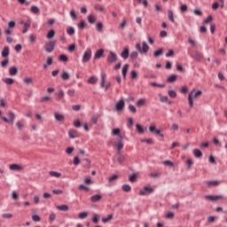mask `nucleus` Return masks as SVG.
I'll return each mask as SVG.
<instances>
[{
    "label": "nucleus",
    "instance_id": "f257e3e1",
    "mask_svg": "<svg viewBox=\"0 0 227 227\" xmlns=\"http://www.w3.org/2000/svg\"><path fill=\"white\" fill-rule=\"evenodd\" d=\"M203 92L201 90H197L196 89L192 90V91L188 94V104L190 107H193L194 106V98H198V97H201Z\"/></svg>",
    "mask_w": 227,
    "mask_h": 227
},
{
    "label": "nucleus",
    "instance_id": "f03ea898",
    "mask_svg": "<svg viewBox=\"0 0 227 227\" xmlns=\"http://www.w3.org/2000/svg\"><path fill=\"white\" fill-rule=\"evenodd\" d=\"M106 61L109 65H113V63H116L118 61V55L114 51H109V54L106 58Z\"/></svg>",
    "mask_w": 227,
    "mask_h": 227
},
{
    "label": "nucleus",
    "instance_id": "7ed1b4c3",
    "mask_svg": "<svg viewBox=\"0 0 227 227\" xmlns=\"http://www.w3.org/2000/svg\"><path fill=\"white\" fill-rule=\"evenodd\" d=\"M56 47V41H50L45 43L44 50L46 52H52Z\"/></svg>",
    "mask_w": 227,
    "mask_h": 227
},
{
    "label": "nucleus",
    "instance_id": "20e7f679",
    "mask_svg": "<svg viewBox=\"0 0 227 227\" xmlns=\"http://www.w3.org/2000/svg\"><path fill=\"white\" fill-rule=\"evenodd\" d=\"M106 74H101V88H105L106 91H107L111 88V82L106 83Z\"/></svg>",
    "mask_w": 227,
    "mask_h": 227
},
{
    "label": "nucleus",
    "instance_id": "39448f33",
    "mask_svg": "<svg viewBox=\"0 0 227 227\" xmlns=\"http://www.w3.org/2000/svg\"><path fill=\"white\" fill-rule=\"evenodd\" d=\"M153 188H150L148 186H145L142 190L139 192L140 196H148V194H152L153 192Z\"/></svg>",
    "mask_w": 227,
    "mask_h": 227
},
{
    "label": "nucleus",
    "instance_id": "423d86ee",
    "mask_svg": "<svg viewBox=\"0 0 227 227\" xmlns=\"http://www.w3.org/2000/svg\"><path fill=\"white\" fill-rule=\"evenodd\" d=\"M90 59H91V50L84 51L82 61V63H88Z\"/></svg>",
    "mask_w": 227,
    "mask_h": 227
},
{
    "label": "nucleus",
    "instance_id": "0eeeda50",
    "mask_svg": "<svg viewBox=\"0 0 227 227\" xmlns=\"http://www.w3.org/2000/svg\"><path fill=\"white\" fill-rule=\"evenodd\" d=\"M68 136L70 139H75L77 137H81V134L79 133V131H77V129H69Z\"/></svg>",
    "mask_w": 227,
    "mask_h": 227
},
{
    "label": "nucleus",
    "instance_id": "6e6552de",
    "mask_svg": "<svg viewBox=\"0 0 227 227\" xmlns=\"http://www.w3.org/2000/svg\"><path fill=\"white\" fill-rule=\"evenodd\" d=\"M123 107H125V101L123 99L119 100L116 104H115V111L117 113H120V111L123 110Z\"/></svg>",
    "mask_w": 227,
    "mask_h": 227
},
{
    "label": "nucleus",
    "instance_id": "1a4fd4ad",
    "mask_svg": "<svg viewBox=\"0 0 227 227\" xmlns=\"http://www.w3.org/2000/svg\"><path fill=\"white\" fill-rule=\"evenodd\" d=\"M149 131L153 134H156L157 136H160V137H164V134L160 133V129H156L155 126L151 125L149 126Z\"/></svg>",
    "mask_w": 227,
    "mask_h": 227
},
{
    "label": "nucleus",
    "instance_id": "9d476101",
    "mask_svg": "<svg viewBox=\"0 0 227 227\" xmlns=\"http://www.w3.org/2000/svg\"><path fill=\"white\" fill-rule=\"evenodd\" d=\"M191 58L195 59V61H201V59H203V54H201L200 51H195L191 53Z\"/></svg>",
    "mask_w": 227,
    "mask_h": 227
},
{
    "label": "nucleus",
    "instance_id": "9b49d317",
    "mask_svg": "<svg viewBox=\"0 0 227 227\" xmlns=\"http://www.w3.org/2000/svg\"><path fill=\"white\" fill-rule=\"evenodd\" d=\"M2 58L8 59V56H10V47L4 46L2 52H1Z\"/></svg>",
    "mask_w": 227,
    "mask_h": 227
},
{
    "label": "nucleus",
    "instance_id": "f8f14e48",
    "mask_svg": "<svg viewBox=\"0 0 227 227\" xmlns=\"http://www.w3.org/2000/svg\"><path fill=\"white\" fill-rule=\"evenodd\" d=\"M205 199L208 200L209 201H217V200H223V195H218V196L208 195V196H206Z\"/></svg>",
    "mask_w": 227,
    "mask_h": 227
},
{
    "label": "nucleus",
    "instance_id": "ddd939ff",
    "mask_svg": "<svg viewBox=\"0 0 227 227\" xmlns=\"http://www.w3.org/2000/svg\"><path fill=\"white\" fill-rule=\"evenodd\" d=\"M19 74V68L17 67L13 66L9 68V75H17Z\"/></svg>",
    "mask_w": 227,
    "mask_h": 227
},
{
    "label": "nucleus",
    "instance_id": "4468645a",
    "mask_svg": "<svg viewBox=\"0 0 227 227\" xmlns=\"http://www.w3.org/2000/svg\"><path fill=\"white\" fill-rule=\"evenodd\" d=\"M54 118H55V120H57V121H65V115H63L58 112L54 113Z\"/></svg>",
    "mask_w": 227,
    "mask_h": 227
},
{
    "label": "nucleus",
    "instance_id": "2eb2a0df",
    "mask_svg": "<svg viewBox=\"0 0 227 227\" xmlns=\"http://www.w3.org/2000/svg\"><path fill=\"white\" fill-rule=\"evenodd\" d=\"M9 168L12 169V171H22V166L19 164H11L9 166Z\"/></svg>",
    "mask_w": 227,
    "mask_h": 227
},
{
    "label": "nucleus",
    "instance_id": "dca6fc26",
    "mask_svg": "<svg viewBox=\"0 0 227 227\" xmlns=\"http://www.w3.org/2000/svg\"><path fill=\"white\" fill-rule=\"evenodd\" d=\"M121 57L123 59H129V47H125L123 51L121 52Z\"/></svg>",
    "mask_w": 227,
    "mask_h": 227
},
{
    "label": "nucleus",
    "instance_id": "f3484780",
    "mask_svg": "<svg viewBox=\"0 0 227 227\" xmlns=\"http://www.w3.org/2000/svg\"><path fill=\"white\" fill-rule=\"evenodd\" d=\"M104 56V49H99L98 51H96L94 55L95 59H100Z\"/></svg>",
    "mask_w": 227,
    "mask_h": 227
},
{
    "label": "nucleus",
    "instance_id": "a211bd4d",
    "mask_svg": "<svg viewBox=\"0 0 227 227\" xmlns=\"http://www.w3.org/2000/svg\"><path fill=\"white\" fill-rule=\"evenodd\" d=\"M102 200V195L96 194L90 197L91 203H97V201H100Z\"/></svg>",
    "mask_w": 227,
    "mask_h": 227
},
{
    "label": "nucleus",
    "instance_id": "6ab92c4d",
    "mask_svg": "<svg viewBox=\"0 0 227 227\" xmlns=\"http://www.w3.org/2000/svg\"><path fill=\"white\" fill-rule=\"evenodd\" d=\"M112 134L113 136H118L119 139H121V141H123V137L120 134V129H112Z\"/></svg>",
    "mask_w": 227,
    "mask_h": 227
},
{
    "label": "nucleus",
    "instance_id": "aec40b11",
    "mask_svg": "<svg viewBox=\"0 0 227 227\" xmlns=\"http://www.w3.org/2000/svg\"><path fill=\"white\" fill-rule=\"evenodd\" d=\"M100 114H94L90 119V121H92V123H94V125H97V123H98V118H100Z\"/></svg>",
    "mask_w": 227,
    "mask_h": 227
},
{
    "label": "nucleus",
    "instance_id": "412c9836",
    "mask_svg": "<svg viewBox=\"0 0 227 227\" xmlns=\"http://www.w3.org/2000/svg\"><path fill=\"white\" fill-rule=\"evenodd\" d=\"M7 116L9 118V121H11L12 125H13V121H15V114L10 111L7 113Z\"/></svg>",
    "mask_w": 227,
    "mask_h": 227
},
{
    "label": "nucleus",
    "instance_id": "4be33fe9",
    "mask_svg": "<svg viewBox=\"0 0 227 227\" xmlns=\"http://www.w3.org/2000/svg\"><path fill=\"white\" fill-rule=\"evenodd\" d=\"M87 20L89 24H95L97 22V17L93 14L88 16Z\"/></svg>",
    "mask_w": 227,
    "mask_h": 227
},
{
    "label": "nucleus",
    "instance_id": "5701e85b",
    "mask_svg": "<svg viewBox=\"0 0 227 227\" xmlns=\"http://www.w3.org/2000/svg\"><path fill=\"white\" fill-rule=\"evenodd\" d=\"M193 155L197 157V159H201V157H203V153H201L200 149H194Z\"/></svg>",
    "mask_w": 227,
    "mask_h": 227
},
{
    "label": "nucleus",
    "instance_id": "b1692460",
    "mask_svg": "<svg viewBox=\"0 0 227 227\" xmlns=\"http://www.w3.org/2000/svg\"><path fill=\"white\" fill-rule=\"evenodd\" d=\"M206 185L207 187H212V186L215 187V186L219 185V181H207Z\"/></svg>",
    "mask_w": 227,
    "mask_h": 227
},
{
    "label": "nucleus",
    "instance_id": "393cba45",
    "mask_svg": "<svg viewBox=\"0 0 227 227\" xmlns=\"http://www.w3.org/2000/svg\"><path fill=\"white\" fill-rule=\"evenodd\" d=\"M148 51H150V46H148L146 42L142 43V52L146 54V52H148Z\"/></svg>",
    "mask_w": 227,
    "mask_h": 227
},
{
    "label": "nucleus",
    "instance_id": "a878e982",
    "mask_svg": "<svg viewBox=\"0 0 227 227\" xmlns=\"http://www.w3.org/2000/svg\"><path fill=\"white\" fill-rule=\"evenodd\" d=\"M137 107H143V106H145V104H146V99L145 98H140L137 101Z\"/></svg>",
    "mask_w": 227,
    "mask_h": 227
},
{
    "label": "nucleus",
    "instance_id": "bb28decb",
    "mask_svg": "<svg viewBox=\"0 0 227 227\" xmlns=\"http://www.w3.org/2000/svg\"><path fill=\"white\" fill-rule=\"evenodd\" d=\"M23 82L25 83V84H27V85H29V84H34V80H33V78H31V77H25L24 79H23Z\"/></svg>",
    "mask_w": 227,
    "mask_h": 227
},
{
    "label": "nucleus",
    "instance_id": "cd10ccee",
    "mask_svg": "<svg viewBox=\"0 0 227 227\" xmlns=\"http://www.w3.org/2000/svg\"><path fill=\"white\" fill-rule=\"evenodd\" d=\"M125 160H127V158H125V155L121 154L120 156H117V162L119 164H123V162H125Z\"/></svg>",
    "mask_w": 227,
    "mask_h": 227
},
{
    "label": "nucleus",
    "instance_id": "c85d7f7f",
    "mask_svg": "<svg viewBox=\"0 0 227 227\" xmlns=\"http://www.w3.org/2000/svg\"><path fill=\"white\" fill-rule=\"evenodd\" d=\"M127 72H129V64H125L122 67V75L124 79L127 77Z\"/></svg>",
    "mask_w": 227,
    "mask_h": 227
},
{
    "label": "nucleus",
    "instance_id": "c756f323",
    "mask_svg": "<svg viewBox=\"0 0 227 227\" xmlns=\"http://www.w3.org/2000/svg\"><path fill=\"white\" fill-rule=\"evenodd\" d=\"M30 12L36 15V14L40 13V9L36 5H32L30 8Z\"/></svg>",
    "mask_w": 227,
    "mask_h": 227
},
{
    "label": "nucleus",
    "instance_id": "7c9ffc66",
    "mask_svg": "<svg viewBox=\"0 0 227 227\" xmlns=\"http://www.w3.org/2000/svg\"><path fill=\"white\" fill-rule=\"evenodd\" d=\"M57 209L60 210L61 212H68V206L65 204L61 206H57Z\"/></svg>",
    "mask_w": 227,
    "mask_h": 227
},
{
    "label": "nucleus",
    "instance_id": "2f4dec72",
    "mask_svg": "<svg viewBox=\"0 0 227 227\" xmlns=\"http://www.w3.org/2000/svg\"><path fill=\"white\" fill-rule=\"evenodd\" d=\"M115 146L119 151L123 150V140L120 139L118 143H115Z\"/></svg>",
    "mask_w": 227,
    "mask_h": 227
},
{
    "label": "nucleus",
    "instance_id": "473e14b6",
    "mask_svg": "<svg viewBox=\"0 0 227 227\" xmlns=\"http://www.w3.org/2000/svg\"><path fill=\"white\" fill-rule=\"evenodd\" d=\"M50 176H53L55 178H60L61 173L56 172V171H50L49 172Z\"/></svg>",
    "mask_w": 227,
    "mask_h": 227
},
{
    "label": "nucleus",
    "instance_id": "72a5a7b5",
    "mask_svg": "<svg viewBox=\"0 0 227 227\" xmlns=\"http://www.w3.org/2000/svg\"><path fill=\"white\" fill-rule=\"evenodd\" d=\"M60 78L63 81H68V79H70V74L67 72H63L60 75Z\"/></svg>",
    "mask_w": 227,
    "mask_h": 227
},
{
    "label": "nucleus",
    "instance_id": "f704fd0d",
    "mask_svg": "<svg viewBox=\"0 0 227 227\" xmlns=\"http://www.w3.org/2000/svg\"><path fill=\"white\" fill-rule=\"evenodd\" d=\"M57 97H59V100H63V98H65V91H63V90H59L57 93H56Z\"/></svg>",
    "mask_w": 227,
    "mask_h": 227
},
{
    "label": "nucleus",
    "instance_id": "c9c22d12",
    "mask_svg": "<svg viewBox=\"0 0 227 227\" xmlns=\"http://www.w3.org/2000/svg\"><path fill=\"white\" fill-rule=\"evenodd\" d=\"M151 86H153L154 88H166V84L164 83H157V82H152L150 83Z\"/></svg>",
    "mask_w": 227,
    "mask_h": 227
},
{
    "label": "nucleus",
    "instance_id": "e433bc0d",
    "mask_svg": "<svg viewBox=\"0 0 227 227\" xmlns=\"http://www.w3.org/2000/svg\"><path fill=\"white\" fill-rule=\"evenodd\" d=\"M176 74H171L168 77L167 82H176Z\"/></svg>",
    "mask_w": 227,
    "mask_h": 227
},
{
    "label": "nucleus",
    "instance_id": "4c0bfd02",
    "mask_svg": "<svg viewBox=\"0 0 227 227\" xmlns=\"http://www.w3.org/2000/svg\"><path fill=\"white\" fill-rule=\"evenodd\" d=\"M3 82L8 85H12L13 84V82H15V80H13V78H5V79H3Z\"/></svg>",
    "mask_w": 227,
    "mask_h": 227
},
{
    "label": "nucleus",
    "instance_id": "58836bf2",
    "mask_svg": "<svg viewBox=\"0 0 227 227\" xmlns=\"http://www.w3.org/2000/svg\"><path fill=\"white\" fill-rule=\"evenodd\" d=\"M21 24H23L24 26V29L22 31L23 34H26L27 33V29H29V27H31V24L30 23H27V22H21Z\"/></svg>",
    "mask_w": 227,
    "mask_h": 227
},
{
    "label": "nucleus",
    "instance_id": "ea45409f",
    "mask_svg": "<svg viewBox=\"0 0 227 227\" xmlns=\"http://www.w3.org/2000/svg\"><path fill=\"white\" fill-rule=\"evenodd\" d=\"M84 168H87V169H90L91 168V160L90 159H84L83 160Z\"/></svg>",
    "mask_w": 227,
    "mask_h": 227
},
{
    "label": "nucleus",
    "instance_id": "a19ab883",
    "mask_svg": "<svg viewBox=\"0 0 227 227\" xmlns=\"http://www.w3.org/2000/svg\"><path fill=\"white\" fill-rule=\"evenodd\" d=\"M55 35H56V32H55L53 29H51V30H50V31L47 33L46 37H47L49 40H51V38H54Z\"/></svg>",
    "mask_w": 227,
    "mask_h": 227
},
{
    "label": "nucleus",
    "instance_id": "79ce46f5",
    "mask_svg": "<svg viewBox=\"0 0 227 227\" xmlns=\"http://www.w3.org/2000/svg\"><path fill=\"white\" fill-rule=\"evenodd\" d=\"M162 52H164V50L162 48L153 51L154 58H159V56H161Z\"/></svg>",
    "mask_w": 227,
    "mask_h": 227
},
{
    "label": "nucleus",
    "instance_id": "37998d69",
    "mask_svg": "<svg viewBox=\"0 0 227 227\" xmlns=\"http://www.w3.org/2000/svg\"><path fill=\"white\" fill-rule=\"evenodd\" d=\"M121 189L124 191V192H130V191H132V187H130L129 184H123Z\"/></svg>",
    "mask_w": 227,
    "mask_h": 227
},
{
    "label": "nucleus",
    "instance_id": "c03bdc74",
    "mask_svg": "<svg viewBox=\"0 0 227 227\" xmlns=\"http://www.w3.org/2000/svg\"><path fill=\"white\" fill-rule=\"evenodd\" d=\"M168 20H170V22H175V17L173 16V11H171V10L168 11Z\"/></svg>",
    "mask_w": 227,
    "mask_h": 227
},
{
    "label": "nucleus",
    "instance_id": "a18cd8bd",
    "mask_svg": "<svg viewBox=\"0 0 227 227\" xmlns=\"http://www.w3.org/2000/svg\"><path fill=\"white\" fill-rule=\"evenodd\" d=\"M137 132H138V134H145V129H143V126H141V124H137Z\"/></svg>",
    "mask_w": 227,
    "mask_h": 227
},
{
    "label": "nucleus",
    "instance_id": "49530a36",
    "mask_svg": "<svg viewBox=\"0 0 227 227\" xmlns=\"http://www.w3.org/2000/svg\"><path fill=\"white\" fill-rule=\"evenodd\" d=\"M51 100H52V98L49 96H43V98H41L40 102L41 104H43V102H49Z\"/></svg>",
    "mask_w": 227,
    "mask_h": 227
},
{
    "label": "nucleus",
    "instance_id": "de8ad7c7",
    "mask_svg": "<svg viewBox=\"0 0 227 227\" xmlns=\"http://www.w3.org/2000/svg\"><path fill=\"white\" fill-rule=\"evenodd\" d=\"M96 27L98 33H102V29H104V24L102 22H98L96 24Z\"/></svg>",
    "mask_w": 227,
    "mask_h": 227
},
{
    "label": "nucleus",
    "instance_id": "09e8293b",
    "mask_svg": "<svg viewBox=\"0 0 227 227\" xmlns=\"http://www.w3.org/2000/svg\"><path fill=\"white\" fill-rule=\"evenodd\" d=\"M67 33L69 35V36H72V35H75V29L73 27H69L67 29Z\"/></svg>",
    "mask_w": 227,
    "mask_h": 227
},
{
    "label": "nucleus",
    "instance_id": "8fccbe9b",
    "mask_svg": "<svg viewBox=\"0 0 227 227\" xmlns=\"http://www.w3.org/2000/svg\"><path fill=\"white\" fill-rule=\"evenodd\" d=\"M59 61H63V63H67L68 61V57L67 55L62 54L59 57Z\"/></svg>",
    "mask_w": 227,
    "mask_h": 227
},
{
    "label": "nucleus",
    "instance_id": "3c124183",
    "mask_svg": "<svg viewBox=\"0 0 227 227\" xmlns=\"http://www.w3.org/2000/svg\"><path fill=\"white\" fill-rule=\"evenodd\" d=\"M97 81H98L97 77L91 76L89 78L88 82L89 84H97Z\"/></svg>",
    "mask_w": 227,
    "mask_h": 227
},
{
    "label": "nucleus",
    "instance_id": "603ef678",
    "mask_svg": "<svg viewBox=\"0 0 227 227\" xmlns=\"http://www.w3.org/2000/svg\"><path fill=\"white\" fill-rule=\"evenodd\" d=\"M10 63V59H5L1 62L2 68H6L8 67V64Z\"/></svg>",
    "mask_w": 227,
    "mask_h": 227
},
{
    "label": "nucleus",
    "instance_id": "864d4df0",
    "mask_svg": "<svg viewBox=\"0 0 227 227\" xmlns=\"http://www.w3.org/2000/svg\"><path fill=\"white\" fill-rule=\"evenodd\" d=\"M73 164L74 166H79L81 164V160L79 159V157L77 156L74 157Z\"/></svg>",
    "mask_w": 227,
    "mask_h": 227
},
{
    "label": "nucleus",
    "instance_id": "5fc2aeb1",
    "mask_svg": "<svg viewBox=\"0 0 227 227\" xmlns=\"http://www.w3.org/2000/svg\"><path fill=\"white\" fill-rule=\"evenodd\" d=\"M163 164L165 166H168V168H174L175 167V163H173V161H171V160H164Z\"/></svg>",
    "mask_w": 227,
    "mask_h": 227
},
{
    "label": "nucleus",
    "instance_id": "6e6d98bb",
    "mask_svg": "<svg viewBox=\"0 0 227 227\" xmlns=\"http://www.w3.org/2000/svg\"><path fill=\"white\" fill-rule=\"evenodd\" d=\"M28 38H29V41L31 42V43H36V35H35L31 34V35H29Z\"/></svg>",
    "mask_w": 227,
    "mask_h": 227
},
{
    "label": "nucleus",
    "instance_id": "4d7b16f0",
    "mask_svg": "<svg viewBox=\"0 0 227 227\" xmlns=\"http://www.w3.org/2000/svg\"><path fill=\"white\" fill-rule=\"evenodd\" d=\"M98 217H100L98 215L94 214L92 216V223H94V224H98Z\"/></svg>",
    "mask_w": 227,
    "mask_h": 227
},
{
    "label": "nucleus",
    "instance_id": "13d9d810",
    "mask_svg": "<svg viewBox=\"0 0 227 227\" xmlns=\"http://www.w3.org/2000/svg\"><path fill=\"white\" fill-rule=\"evenodd\" d=\"M137 178V175L132 174L131 176H129V182L134 184V182H136Z\"/></svg>",
    "mask_w": 227,
    "mask_h": 227
},
{
    "label": "nucleus",
    "instance_id": "bf43d9fd",
    "mask_svg": "<svg viewBox=\"0 0 227 227\" xmlns=\"http://www.w3.org/2000/svg\"><path fill=\"white\" fill-rule=\"evenodd\" d=\"M16 126H17V129L20 130H22V129H24V123H22V121H18L16 122Z\"/></svg>",
    "mask_w": 227,
    "mask_h": 227
},
{
    "label": "nucleus",
    "instance_id": "052dcab7",
    "mask_svg": "<svg viewBox=\"0 0 227 227\" xmlns=\"http://www.w3.org/2000/svg\"><path fill=\"white\" fill-rule=\"evenodd\" d=\"M168 96L170 97V98H176V91L168 90Z\"/></svg>",
    "mask_w": 227,
    "mask_h": 227
},
{
    "label": "nucleus",
    "instance_id": "680f3d73",
    "mask_svg": "<svg viewBox=\"0 0 227 227\" xmlns=\"http://www.w3.org/2000/svg\"><path fill=\"white\" fill-rule=\"evenodd\" d=\"M79 29H84L86 27V22L84 20H82L78 23Z\"/></svg>",
    "mask_w": 227,
    "mask_h": 227
},
{
    "label": "nucleus",
    "instance_id": "e2e57ef3",
    "mask_svg": "<svg viewBox=\"0 0 227 227\" xmlns=\"http://www.w3.org/2000/svg\"><path fill=\"white\" fill-rule=\"evenodd\" d=\"M137 56H138L137 51H132L129 55V58H131V59H137Z\"/></svg>",
    "mask_w": 227,
    "mask_h": 227
},
{
    "label": "nucleus",
    "instance_id": "0e129e2a",
    "mask_svg": "<svg viewBox=\"0 0 227 227\" xmlns=\"http://www.w3.org/2000/svg\"><path fill=\"white\" fill-rule=\"evenodd\" d=\"M79 219H86L88 217V214L86 212H82L78 215Z\"/></svg>",
    "mask_w": 227,
    "mask_h": 227
},
{
    "label": "nucleus",
    "instance_id": "69168bd1",
    "mask_svg": "<svg viewBox=\"0 0 227 227\" xmlns=\"http://www.w3.org/2000/svg\"><path fill=\"white\" fill-rule=\"evenodd\" d=\"M113 219V215H108L106 218H102V223H109Z\"/></svg>",
    "mask_w": 227,
    "mask_h": 227
},
{
    "label": "nucleus",
    "instance_id": "338daca9",
    "mask_svg": "<svg viewBox=\"0 0 227 227\" xmlns=\"http://www.w3.org/2000/svg\"><path fill=\"white\" fill-rule=\"evenodd\" d=\"M95 10H97L98 12H104V11H105L104 7L100 4L95 5Z\"/></svg>",
    "mask_w": 227,
    "mask_h": 227
},
{
    "label": "nucleus",
    "instance_id": "774afa93",
    "mask_svg": "<svg viewBox=\"0 0 227 227\" xmlns=\"http://www.w3.org/2000/svg\"><path fill=\"white\" fill-rule=\"evenodd\" d=\"M114 180H118V175L114 174V176L108 177V182H114Z\"/></svg>",
    "mask_w": 227,
    "mask_h": 227
}]
</instances>
